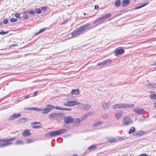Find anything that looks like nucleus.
Wrapping results in <instances>:
<instances>
[{"label":"nucleus","instance_id":"51","mask_svg":"<svg viewBox=\"0 0 156 156\" xmlns=\"http://www.w3.org/2000/svg\"><path fill=\"white\" fill-rule=\"evenodd\" d=\"M154 108H156V101L154 103Z\"/></svg>","mask_w":156,"mask_h":156},{"label":"nucleus","instance_id":"30","mask_svg":"<svg viewBox=\"0 0 156 156\" xmlns=\"http://www.w3.org/2000/svg\"><path fill=\"white\" fill-rule=\"evenodd\" d=\"M107 140L108 142L110 143H115L116 142V140L115 138H108Z\"/></svg>","mask_w":156,"mask_h":156},{"label":"nucleus","instance_id":"38","mask_svg":"<svg viewBox=\"0 0 156 156\" xmlns=\"http://www.w3.org/2000/svg\"><path fill=\"white\" fill-rule=\"evenodd\" d=\"M17 19L15 18H11L10 19V21L11 22H15L17 21Z\"/></svg>","mask_w":156,"mask_h":156},{"label":"nucleus","instance_id":"8","mask_svg":"<svg viewBox=\"0 0 156 156\" xmlns=\"http://www.w3.org/2000/svg\"><path fill=\"white\" fill-rule=\"evenodd\" d=\"M134 112L138 114H142L145 112L144 109L140 108L139 107H136L133 109Z\"/></svg>","mask_w":156,"mask_h":156},{"label":"nucleus","instance_id":"46","mask_svg":"<svg viewBox=\"0 0 156 156\" xmlns=\"http://www.w3.org/2000/svg\"><path fill=\"white\" fill-rule=\"evenodd\" d=\"M71 109V108H62V110H68V111H70Z\"/></svg>","mask_w":156,"mask_h":156},{"label":"nucleus","instance_id":"5","mask_svg":"<svg viewBox=\"0 0 156 156\" xmlns=\"http://www.w3.org/2000/svg\"><path fill=\"white\" fill-rule=\"evenodd\" d=\"M90 25L89 24H86L80 26L78 30L81 34H82L84 31L90 29Z\"/></svg>","mask_w":156,"mask_h":156},{"label":"nucleus","instance_id":"32","mask_svg":"<svg viewBox=\"0 0 156 156\" xmlns=\"http://www.w3.org/2000/svg\"><path fill=\"white\" fill-rule=\"evenodd\" d=\"M80 122V120L79 119H75L74 120V122L76 126L79 125Z\"/></svg>","mask_w":156,"mask_h":156},{"label":"nucleus","instance_id":"60","mask_svg":"<svg viewBox=\"0 0 156 156\" xmlns=\"http://www.w3.org/2000/svg\"><path fill=\"white\" fill-rule=\"evenodd\" d=\"M147 81L149 83V80H147Z\"/></svg>","mask_w":156,"mask_h":156},{"label":"nucleus","instance_id":"56","mask_svg":"<svg viewBox=\"0 0 156 156\" xmlns=\"http://www.w3.org/2000/svg\"><path fill=\"white\" fill-rule=\"evenodd\" d=\"M44 8H45V9H46V8H45V7H43V8H42V9H43Z\"/></svg>","mask_w":156,"mask_h":156},{"label":"nucleus","instance_id":"12","mask_svg":"<svg viewBox=\"0 0 156 156\" xmlns=\"http://www.w3.org/2000/svg\"><path fill=\"white\" fill-rule=\"evenodd\" d=\"M101 106L102 108L105 110L108 109L111 106L109 103L103 101L102 102Z\"/></svg>","mask_w":156,"mask_h":156},{"label":"nucleus","instance_id":"17","mask_svg":"<svg viewBox=\"0 0 156 156\" xmlns=\"http://www.w3.org/2000/svg\"><path fill=\"white\" fill-rule=\"evenodd\" d=\"M81 34V33L78 29L74 30L71 34L72 37H76Z\"/></svg>","mask_w":156,"mask_h":156},{"label":"nucleus","instance_id":"15","mask_svg":"<svg viewBox=\"0 0 156 156\" xmlns=\"http://www.w3.org/2000/svg\"><path fill=\"white\" fill-rule=\"evenodd\" d=\"M21 116V115L20 113L17 114L14 113L9 118V120H13L15 118L20 117Z\"/></svg>","mask_w":156,"mask_h":156},{"label":"nucleus","instance_id":"9","mask_svg":"<svg viewBox=\"0 0 156 156\" xmlns=\"http://www.w3.org/2000/svg\"><path fill=\"white\" fill-rule=\"evenodd\" d=\"M132 121L131 119L128 117H125L123 120V124L124 125H128L132 123Z\"/></svg>","mask_w":156,"mask_h":156},{"label":"nucleus","instance_id":"25","mask_svg":"<svg viewBox=\"0 0 156 156\" xmlns=\"http://www.w3.org/2000/svg\"><path fill=\"white\" fill-rule=\"evenodd\" d=\"M12 144L11 142L0 143V148L4 147Z\"/></svg>","mask_w":156,"mask_h":156},{"label":"nucleus","instance_id":"27","mask_svg":"<svg viewBox=\"0 0 156 156\" xmlns=\"http://www.w3.org/2000/svg\"><path fill=\"white\" fill-rule=\"evenodd\" d=\"M129 0H123L122 2V5L123 6H127L129 3Z\"/></svg>","mask_w":156,"mask_h":156},{"label":"nucleus","instance_id":"3","mask_svg":"<svg viewBox=\"0 0 156 156\" xmlns=\"http://www.w3.org/2000/svg\"><path fill=\"white\" fill-rule=\"evenodd\" d=\"M111 16V14L109 13L105 15L102 17H100L94 21L93 22V23L95 24L98 23V24H101L103 23L105 19H107Z\"/></svg>","mask_w":156,"mask_h":156},{"label":"nucleus","instance_id":"44","mask_svg":"<svg viewBox=\"0 0 156 156\" xmlns=\"http://www.w3.org/2000/svg\"><path fill=\"white\" fill-rule=\"evenodd\" d=\"M33 140L30 139H28L26 141V142L27 143H29L33 142Z\"/></svg>","mask_w":156,"mask_h":156},{"label":"nucleus","instance_id":"24","mask_svg":"<svg viewBox=\"0 0 156 156\" xmlns=\"http://www.w3.org/2000/svg\"><path fill=\"white\" fill-rule=\"evenodd\" d=\"M27 120V117H23L21 118L19 120L18 122L19 123H22L25 122Z\"/></svg>","mask_w":156,"mask_h":156},{"label":"nucleus","instance_id":"28","mask_svg":"<svg viewBox=\"0 0 156 156\" xmlns=\"http://www.w3.org/2000/svg\"><path fill=\"white\" fill-rule=\"evenodd\" d=\"M81 107H82L85 110H88L90 107V106L88 105L82 104L81 105Z\"/></svg>","mask_w":156,"mask_h":156},{"label":"nucleus","instance_id":"48","mask_svg":"<svg viewBox=\"0 0 156 156\" xmlns=\"http://www.w3.org/2000/svg\"><path fill=\"white\" fill-rule=\"evenodd\" d=\"M138 156H148V155L146 154H141L138 155Z\"/></svg>","mask_w":156,"mask_h":156},{"label":"nucleus","instance_id":"54","mask_svg":"<svg viewBox=\"0 0 156 156\" xmlns=\"http://www.w3.org/2000/svg\"><path fill=\"white\" fill-rule=\"evenodd\" d=\"M27 11H24L23 12V13H24V14H27Z\"/></svg>","mask_w":156,"mask_h":156},{"label":"nucleus","instance_id":"45","mask_svg":"<svg viewBox=\"0 0 156 156\" xmlns=\"http://www.w3.org/2000/svg\"><path fill=\"white\" fill-rule=\"evenodd\" d=\"M54 108L57 110H62V108L58 106H55Z\"/></svg>","mask_w":156,"mask_h":156},{"label":"nucleus","instance_id":"4","mask_svg":"<svg viewBox=\"0 0 156 156\" xmlns=\"http://www.w3.org/2000/svg\"><path fill=\"white\" fill-rule=\"evenodd\" d=\"M55 107L52 105H47L46 107L44 109H41L38 108L39 110L37 111H42L41 113L42 114H47L51 111L53 108H54Z\"/></svg>","mask_w":156,"mask_h":156},{"label":"nucleus","instance_id":"29","mask_svg":"<svg viewBox=\"0 0 156 156\" xmlns=\"http://www.w3.org/2000/svg\"><path fill=\"white\" fill-rule=\"evenodd\" d=\"M150 93L151 94L153 93L154 94L150 96V98L152 99H156V95L154 93L153 91H151Z\"/></svg>","mask_w":156,"mask_h":156},{"label":"nucleus","instance_id":"61","mask_svg":"<svg viewBox=\"0 0 156 156\" xmlns=\"http://www.w3.org/2000/svg\"><path fill=\"white\" fill-rule=\"evenodd\" d=\"M155 133H156V132H155Z\"/></svg>","mask_w":156,"mask_h":156},{"label":"nucleus","instance_id":"6","mask_svg":"<svg viewBox=\"0 0 156 156\" xmlns=\"http://www.w3.org/2000/svg\"><path fill=\"white\" fill-rule=\"evenodd\" d=\"M62 114L61 113H52L49 115V118L51 119H58L61 117Z\"/></svg>","mask_w":156,"mask_h":156},{"label":"nucleus","instance_id":"34","mask_svg":"<svg viewBox=\"0 0 156 156\" xmlns=\"http://www.w3.org/2000/svg\"><path fill=\"white\" fill-rule=\"evenodd\" d=\"M135 131V128L134 127H132L129 132V133L130 134L134 132Z\"/></svg>","mask_w":156,"mask_h":156},{"label":"nucleus","instance_id":"26","mask_svg":"<svg viewBox=\"0 0 156 156\" xmlns=\"http://www.w3.org/2000/svg\"><path fill=\"white\" fill-rule=\"evenodd\" d=\"M80 93L79 90L78 89H73L72 90L71 92L72 95L76 94L78 95Z\"/></svg>","mask_w":156,"mask_h":156},{"label":"nucleus","instance_id":"40","mask_svg":"<svg viewBox=\"0 0 156 156\" xmlns=\"http://www.w3.org/2000/svg\"><path fill=\"white\" fill-rule=\"evenodd\" d=\"M35 10H36V12H37L38 14H40L41 12V9L39 8H36L35 9Z\"/></svg>","mask_w":156,"mask_h":156},{"label":"nucleus","instance_id":"58","mask_svg":"<svg viewBox=\"0 0 156 156\" xmlns=\"http://www.w3.org/2000/svg\"><path fill=\"white\" fill-rule=\"evenodd\" d=\"M120 137H119L118 139H120Z\"/></svg>","mask_w":156,"mask_h":156},{"label":"nucleus","instance_id":"35","mask_svg":"<svg viewBox=\"0 0 156 156\" xmlns=\"http://www.w3.org/2000/svg\"><path fill=\"white\" fill-rule=\"evenodd\" d=\"M47 28H42L41 29H40L39 31L37 33H36V34H35V35H36L42 33L44 31V30H45Z\"/></svg>","mask_w":156,"mask_h":156},{"label":"nucleus","instance_id":"2","mask_svg":"<svg viewBox=\"0 0 156 156\" xmlns=\"http://www.w3.org/2000/svg\"><path fill=\"white\" fill-rule=\"evenodd\" d=\"M66 131V130L65 129H62L52 131L47 133L45 135V136L49 137L50 136H55L60 135L61 134L64 133Z\"/></svg>","mask_w":156,"mask_h":156},{"label":"nucleus","instance_id":"20","mask_svg":"<svg viewBox=\"0 0 156 156\" xmlns=\"http://www.w3.org/2000/svg\"><path fill=\"white\" fill-rule=\"evenodd\" d=\"M23 109L25 111H30V110H34L37 111V110H39L38 108L34 107H27L24 108Z\"/></svg>","mask_w":156,"mask_h":156},{"label":"nucleus","instance_id":"55","mask_svg":"<svg viewBox=\"0 0 156 156\" xmlns=\"http://www.w3.org/2000/svg\"><path fill=\"white\" fill-rule=\"evenodd\" d=\"M153 65H156V61L154 63V64Z\"/></svg>","mask_w":156,"mask_h":156},{"label":"nucleus","instance_id":"1","mask_svg":"<svg viewBox=\"0 0 156 156\" xmlns=\"http://www.w3.org/2000/svg\"><path fill=\"white\" fill-rule=\"evenodd\" d=\"M134 106L132 104L119 103L116 104L112 105V107L113 109L121 108H132L134 107Z\"/></svg>","mask_w":156,"mask_h":156},{"label":"nucleus","instance_id":"13","mask_svg":"<svg viewBox=\"0 0 156 156\" xmlns=\"http://www.w3.org/2000/svg\"><path fill=\"white\" fill-rule=\"evenodd\" d=\"M64 122L66 123H72L73 121V119L71 116H68L64 118Z\"/></svg>","mask_w":156,"mask_h":156},{"label":"nucleus","instance_id":"43","mask_svg":"<svg viewBox=\"0 0 156 156\" xmlns=\"http://www.w3.org/2000/svg\"><path fill=\"white\" fill-rule=\"evenodd\" d=\"M8 22V20L7 19H4L3 20V23L5 24H7Z\"/></svg>","mask_w":156,"mask_h":156},{"label":"nucleus","instance_id":"22","mask_svg":"<svg viewBox=\"0 0 156 156\" xmlns=\"http://www.w3.org/2000/svg\"><path fill=\"white\" fill-rule=\"evenodd\" d=\"M146 86L148 88L151 87L156 88V83H153L147 84Z\"/></svg>","mask_w":156,"mask_h":156},{"label":"nucleus","instance_id":"7","mask_svg":"<svg viewBox=\"0 0 156 156\" xmlns=\"http://www.w3.org/2000/svg\"><path fill=\"white\" fill-rule=\"evenodd\" d=\"M80 103L75 101H68L66 103H64V105L65 106H72L74 105L80 104Z\"/></svg>","mask_w":156,"mask_h":156},{"label":"nucleus","instance_id":"37","mask_svg":"<svg viewBox=\"0 0 156 156\" xmlns=\"http://www.w3.org/2000/svg\"><path fill=\"white\" fill-rule=\"evenodd\" d=\"M24 143L21 140H18L17 141H16L15 143V144L17 145V144H23Z\"/></svg>","mask_w":156,"mask_h":156},{"label":"nucleus","instance_id":"41","mask_svg":"<svg viewBox=\"0 0 156 156\" xmlns=\"http://www.w3.org/2000/svg\"><path fill=\"white\" fill-rule=\"evenodd\" d=\"M8 33H9L8 31H7L6 32L1 31V32H0V34H1V35L6 34H8Z\"/></svg>","mask_w":156,"mask_h":156},{"label":"nucleus","instance_id":"31","mask_svg":"<svg viewBox=\"0 0 156 156\" xmlns=\"http://www.w3.org/2000/svg\"><path fill=\"white\" fill-rule=\"evenodd\" d=\"M102 123L101 121H98L94 123L93 124V126L94 127H98Z\"/></svg>","mask_w":156,"mask_h":156},{"label":"nucleus","instance_id":"57","mask_svg":"<svg viewBox=\"0 0 156 156\" xmlns=\"http://www.w3.org/2000/svg\"><path fill=\"white\" fill-rule=\"evenodd\" d=\"M12 45L13 46H16V45L15 44V45L12 44Z\"/></svg>","mask_w":156,"mask_h":156},{"label":"nucleus","instance_id":"19","mask_svg":"<svg viewBox=\"0 0 156 156\" xmlns=\"http://www.w3.org/2000/svg\"><path fill=\"white\" fill-rule=\"evenodd\" d=\"M149 3V2L148 1H145L144 2L143 4H142L141 5L139 6L136 7H135V9H136L143 7L147 5Z\"/></svg>","mask_w":156,"mask_h":156},{"label":"nucleus","instance_id":"53","mask_svg":"<svg viewBox=\"0 0 156 156\" xmlns=\"http://www.w3.org/2000/svg\"><path fill=\"white\" fill-rule=\"evenodd\" d=\"M3 25L2 23V21L0 22V26H2Z\"/></svg>","mask_w":156,"mask_h":156},{"label":"nucleus","instance_id":"47","mask_svg":"<svg viewBox=\"0 0 156 156\" xmlns=\"http://www.w3.org/2000/svg\"><path fill=\"white\" fill-rule=\"evenodd\" d=\"M28 16L27 15H24L22 17V18L24 19H26L28 18Z\"/></svg>","mask_w":156,"mask_h":156},{"label":"nucleus","instance_id":"52","mask_svg":"<svg viewBox=\"0 0 156 156\" xmlns=\"http://www.w3.org/2000/svg\"><path fill=\"white\" fill-rule=\"evenodd\" d=\"M29 97V96H28V95H27V96H25L24 97V98H25V99H27V98H28Z\"/></svg>","mask_w":156,"mask_h":156},{"label":"nucleus","instance_id":"10","mask_svg":"<svg viewBox=\"0 0 156 156\" xmlns=\"http://www.w3.org/2000/svg\"><path fill=\"white\" fill-rule=\"evenodd\" d=\"M125 52V50L123 48H117L114 51V55L116 56L123 54Z\"/></svg>","mask_w":156,"mask_h":156},{"label":"nucleus","instance_id":"14","mask_svg":"<svg viewBox=\"0 0 156 156\" xmlns=\"http://www.w3.org/2000/svg\"><path fill=\"white\" fill-rule=\"evenodd\" d=\"M41 123L39 122H31V126L34 129H39L41 128V126L37 125V124H41Z\"/></svg>","mask_w":156,"mask_h":156},{"label":"nucleus","instance_id":"16","mask_svg":"<svg viewBox=\"0 0 156 156\" xmlns=\"http://www.w3.org/2000/svg\"><path fill=\"white\" fill-rule=\"evenodd\" d=\"M145 132L143 130H139L133 135V136H140L145 134Z\"/></svg>","mask_w":156,"mask_h":156},{"label":"nucleus","instance_id":"59","mask_svg":"<svg viewBox=\"0 0 156 156\" xmlns=\"http://www.w3.org/2000/svg\"><path fill=\"white\" fill-rule=\"evenodd\" d=\"M86 14L85 13H84V15H85Z\"/></svg>","mask_w":156,"mask_h":156},{"label":"nucleus","instance_id":"33","mask_svg":"<svg viewBox=\"0 0 156 156\" xmlns=\"http://www.w3.org/2000/svg\"><path fill=\"white\" fill-rule=\"evenodd\" d=\"M121 4V1L120 0L116 1L115 3V5L117 7L119 6Z\"/></svg>","mask_w":156,"mask_h":156},{"label":"nucleus","instance_id":"39","mask_svg":"<svg viewBox=\"0 0 156 156\" xmlns=\"http://www.w3.org/2000/svg\"><path fill=\"white\" fill-rule=\"evenodd\" d=\"M29 13L31 15H33L35 14V12L34 10H30L29 12Z\"/></svg>","mask_w":156,"mask_h":156},{"label":"nucleus","instance_id":"49","mask_svg":"<svg viewBox=\"0 0 156 156\" xmlns=\"http://www.w3.org/2000/svg\"><path fill=\"white\" fill-rule=\"evenodd\" d=\"M38 93V92L37 91H36L34 92V93L33 94V96H35Z\"/></svg>","mask_w":156,"mask_h":156},{"label":"nucleus","instance_id":"42","mask_svg":"<svg viewBox=\"0 0 156 156\" xmlns=\"http://www.w3.org/2000/svg\"><path fill=\"white\" fill-rule=\"evenodd\" d=\"M20 14L18 13H16L15 14V16L16 18H20Z\"/></svg>","mask_w":156,"mask_h":156},{"label":"nucleus","instance_id":"50","mask_svg":"<svg viewBox=\"0 0 156 156\" xmlns=\"http://www.w3.org/2000/svg\"><path fill=\"white\" fill-rule=\"evenodd\" d=\"M99 8V6L98 5H95L94 6V8L95 9H98Z\"/></svg>","mask_w":156,"mask_h":156},{"label":"nucleus","instance_id":"11","mask_svg":"<svg viewBox=\"0 0 156 156\" xmlns=\"http://www.w3.org/2000/svg\"><path fill=\"white\" fill-rule=\"evenodd\" d=\"M112 60L110 59H107L101 62H99L97 64L99 66H104L106 64L109 65L111 64Z\"/></svg>","mask_w":156,"mask_h":156},{"label":"nucleus","instance_id":"21","mask_svg":"<svg viewBox=\"0 0 156 156\" xmlns=\"http://www.w3.org/2000/svg\"><path fill=\"white\" fill-rule=\"evenodd\" d=\"M16 139L15 137H12L11 138H9L6 140H4L3 139H0V142H8L9 141H13Z\"/></svg>","mask_w":156,"mask_h":156},{"label":"nucleus","instance_id":"36","mask_svg":"<svg viewBox=\"0 0 156 156\" xmlns=\"http://www.w3.org/2000/svg\"><path fill=\"white\" fill-rule=\"evenodd\" d=\"M96 147V146L95 145H92L88 147V149L90 150H92Z\"/></svg>","mask_w":156,"mask_h":156},{"label":"nucleus","instance_id":"23","mask_svg":"<svg viewBox=\"0 0 156 156\" xmlns=\"http://www.w3.org/2000/svg\"><path fill=\"white\" fill-rule=\"evenodd\" d=\"M123 112L122 111L116 113L115 114V118L117 119H119L122 116V114Z\"/></svg>","mask_w":156,"mask_h":156},{"label":"nucleus","instance_id":"18","mask_svg":"<svg viewBox=\"0 0 156 156\" xmlns=\"http://www.w3.org/2000/svg\"><path fill=\"white\" fill-rule=\"evenodd\" d=\"M31 134L30 130L28 129L25 130L22 133V135L25 137L29 136Z\"/></svg>","mask_w":156,"mask_h":156}]
</instances>
